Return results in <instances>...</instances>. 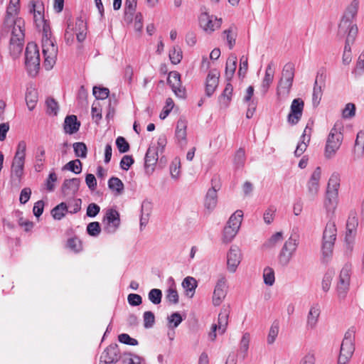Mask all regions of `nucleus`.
I'll return each mask as SVG.
<instances>
[{
	"mask_svg": "<svg viewBox=\"0 0 364 364\" xmlns=\"http://www.w3.org/2000/svg\"><path fill=\"white\" fill-rule=\"evenodd\" d=\"M11 22L14 23L11 38L17 39V41L24 40L23 21L21 18H16L14 21L11 20Z\"/></svg>",
	"mask_w": 364,
	"mask_h": 364,
	"instance_id": "obj_27",
	"label": "nucleus"
},
{
	"mask_svg": "<svg viewBox=\"0 0 364 364\" xmlns=\"http://www.w3.org/2000/svg\"><path fill=\"white\" fill-rule=\"evenodd\" d=\"M93 95L97 100H105L109 97V90L107 87L95 86L93 87Z\"/></svg>",
	"mask_w": 364,
	"mask_h": 364,
	"instance_id": "obj_48",
	"label": "nucleus"
},
{
	"mask_svg": "<svg viewBox=\"0 0 364 364\" xmlns=\"http://www.w3.org/2000/svg\"><path fill=\"white\" fill-rule=\"evenodd\" d=\"M358 225L357 213L355 210H350L346 223V241L350 244L353 240L354 234Z\"/></svg>",
	"mask_w": 364,
	"mask_h": 364,
	"instance_id": "obj_19",
	"label": "nucleus"
},
{
	"mask_svg": "<svg viewBox=\"0 0 364 364\" xmlns=\"http://www.w3.org/2000/svg\"><path fill=\"white\" fill-rule=\"evenodd\" d=\"M80 185V178L65 179L61 187L62 192L65 196L75 195L78 191Z\"/></svg>",
	"mask_w": 364,
	"mask_h": 364,
	"instance_id": "obj_22",
	"label": "nucleus"
},
{
	"mask_svg": "<svg viewBox=\"0 0 364 364\" xmlns=\"http://www.w3.org/2000/svg\"><path fill=\"white\" fill-rule=\"evenodd\" d=\"M151 210V204L150 202L144 200L142 202L141 207V215H140V230L142 229L147 225L149 215Z\"/></svg>",
	"mask_w": 364,
	"mask_h": 364,
	"instance_id": "obj_26",
	"label": "nucleus"
},
{
	"mask_svg": "<svg viewBox=\"0 0 364 364\" xmlns=\"http://www.w3.org/2000/svg\"><path fill=\"white\" fill-rule=\"evenodd\" d=\"M218 181V178L216 176L211 180L212 187L208 189L205 200V206L207 209L213 210L217 205V191L220 189V186L216 184Z\"/></svg>",
	"mask_w": 364,
	"mask_h": 364,
	"instance_id": "obj_14",
	"label": "nucleus"
},
{
	"mask_svg": "<svg viewBox=\"0 0 364 364\" xmlns=\"http://www.w3.org/2000/svg\"><path fill=\"white\" fill-rule=\"evenodd\" d=\"M321 175V169L320 167H317L312 173L311 178L308 181V195L311 199H314L318 192Z\"/></svg>",
	"mask_w": 364,
	"mask_h": 364,
	"instance_id": "obj_18",
	"label": "nucleus"
},
{
	"mask_svg": "<svg viewBox=\"0 0 364 364\" xmlns=\"http://www.w3.org/2000/svg\"><path fill=\"white\" fill-rule=\"evenodd\" d=\"M68 213V206L66 203L62 202L51 210V215L55 220H61L65 213Z\"/></svg>",
	"mask_w": 364,
	"mask_h": 364,
	"instance_id": "obj_37",
	"label": "nucleus"
},
{
	"mask_svg": "<svg viewBox=\"0 0 364 364\" xmlns=\"http://www.w3.org/2000/svg\"><path fill=\"white\" fill-rule=\"evenodd\" d=\"M31 3L32 4V8L31 9V12H33V14H34L35 21H37L36 13L39 15L40 18H42V20L43 21V37L52 38V33H51V29H50V25L44 19L43 15H42V14H41L44 9L43 3L38 2L36 4L35 1H31Z\"/></svg>",
	"mask_w": 364,
	"mask_h": 364,
	"instance_id": "obj_17",
	"label": "nucleus"
},
{
	"mask_svg": "<svg viewBox=\"0 0 364 364\" xmlns=\"http://www.w3.org/2000/svg\"><path fill=\"white\" fill-rule=\"evenodd\" d=\"M358 0H353L347 7L338 26V33L340 34H345L346 28L350 26V23H353V19L358 13Z\"/></svg>",
	"mask_w": 364,
	"mask_h": 364,
	"instance_id": "obj_7",
	"label": "nucleus"
},
{
	"mask_svg": "<svg viewBox=\"0 0 364 364\" xmlns=\"http://www.w3.org/2000/svg\"><path fill=\"white\" fill-rule=\"evenodd\" d=\"M354 340L355 331L352 328L348 329L345 333L341 346L337 364H347L348 363L355 350Z\"/></svg>",
	"mask_w": 364,
	"mask_h": 364,
	"instance_id": "obj_5",
	"label": "nucleus"
},
{
	"mask_svg": "<svg viewBox=\"0 0 364 364\" xmlns=\"http://www.w3.org/2000/svg\"><path fill=\"white\" fill-rule=\"evenodd\" d=\"M230 314V309L228 307H223L218 315V323L213 324L216 326L218 328L220 333L223 334L225 332L227 326L228 325V318Z\"/></svg>",
	"mask_w": 364,
	"mask_h": 364,
	"instance_id": "obj_24",
	"label": "nucleus"
},
{
	"mask_svg": "<svg viewBox=\"0 0 364 364\" xmlns=\"http://www.w3.org/2000/svg\"><path fill=\"white\" fill-rule=\"evenodd\" d=\"M242 211L237 210L230 216L227 225L239 230L242 223Z\"/></svg>",
	"mask_w": 364,
	"mask_h": 364,
	"instance_id": "obj_41",
	"label": "nucleus"
},
{
	"mask_svg": "<svg viewBox=\"0 0 364 364\" xmlns=\"http://www.w3.org/2000/svg\"><path fill=\"white\" fill-rule=\"evenodd\" d=\"M200 24L205 32L212 33L219 28L222 24V18H218L208 14H202L200 16Z\"/></svg>",
	"mask_w": 364,
	"mask_h": 364,
	"instance_id": "obj_13",
	"label": "nucleus"
},
{
	"mask_svg": "<svg viewBox=\"0 0 364 364\" xmlns=\"http://www.w3.org/2000/svg\"><path fill=\"white\" fill-rule=\"evenodd\" d=\"M182 286L186 292V296L191 298L194 295L197 287V281L192 277H187L183 279Z\"/></svg>",
	"mask_w": 364,
	"mask_h": 364,
	"instance_id": "obj_31",
	"label": "nucleus"
},
{
	"mask_svg": "<svg viewBox=\"0 0 364 364\" xmlns=\"http://www.w3.org/2000/svg\"><path fill=\"white\" fill-rule=\"evenodd\" d=\"M148 298L154 304H159L161 302L162 291L159 289H152L148 294Z\"/></svg>",
	"mask_w": 364,
	"mask_h": 364,
	"instance_id": "obj_46",
	"label": "nucleus"
},
{
	"mask_svg": "<svg viewBox=\"0 0 364 364\" xmlns=\"http://www.w3.org/2000/svg\"><path fill=\"white\" fill-rule=\"evenodd\" d=\"M67 245L70 250L75 252H79L82 250L81 241L77 237L68 239Z\"/></svg>",
	"mask_w": 364,
	"mask_h": 364,
	"instance_id": "obj_57",
	"label": "nucleus"
},
{
	"mask_svg": "<svg viewBox=\"0 0 364 364\" xmlns=\"http://www.w3.org/2000/svg\"><path fill=\"white\" fill-rule=\"evenodd\" d=\"M166 298L170 303L173 304L178 303V294L175 288L170 287L167 290Z\"/></svg>",
	"mask_w": 364,
	"mask_h": 364,
	"instance_id": "obj_64",
	"label": "nucleus"
},
{
	"mask_svg": "<svg viewBox=\"0 0 364 364\" xmlns=\"http://www.w3.org/2000/svg\"><path fill=\"white\" fill-rule=\"evenodd\" d=\"M248 70V58L246 55H242L240 58V65L238 70V75L242 78L245 77Z\"/></svg>",
	"mask_w": 364,
	"mask_h": 364,
	"instance_id": "obj_59",
	"label": "nucleus"
},
{
	"mask_svg": "<svg viewBox=\"0 0 364 364\" xmlns=\"http://www.w3.org/2000/svg\"><path fill=\"white\" fill-rule=\"evenodd\" d=\"M355 114V105L353 103H348L343 109L342 115L343 118L348 119Z\"/></svg>",
	"mask_w": 364,
	"mask_h": 364,
	"instance_id": "obj_62",
	"label": "nucleus"
},
{
	"mask_svg": "<svg viewBox=\"0 0 364 364\" xmlns=\"http://www.w3.org/2000/svg\"><path fill=\"white\" fill-rule=\"evenodd\" d=\"M25 161L18 160H13L12 166H11V171L12 174H14L18 180H21L23 175V168H24Z\"/></svg>",
	"mask_w": 364,
	"mask_h": 364,
	"instance_id": "obj_40",
	"label": "nucleus"
},
{
	"mask_svg": "<svg viewBox=\"0 0 364 364\" xmlns=\"http://www.w3.org/2000/svg\"><path fill=\"white\" fill-rule=\"evenodd\" d=\"M174 107L173 100L168 97L166 100V105L162 110V112L159 114V117L161 119H164L169 114L171 111Z\"/></svg>",
	"mask_w": 364,
	"mask_h": 364,
	"instance_id": "obj_56",
	"label": "nucleus"
},
{
	"mask_svg": "<svg viewBox=\"0 0 364 364\" xmlns=\"http://www.w3.org/2000/svg\"><path fill=\"white\" fill-rule=\"evenodd\" d=\"M25 65L30 76L36 77L40 68V54L35 43H28L25 51Z\"/></svg>",
	"mask_w": 364,
	"mask_h": 364,
	"instance_id": "obj_3",
	"label": "nucleus"
},
{
	"mask_svg": "<svg viewBox=\"0 0 364 364\" xmlns=\"http://www.w3.org/2000/svg\"><path fill=\"white\" fill-rule=\"evenodd\" d=\"M233 87L230 83H228L223 93L219 97V102L223 107H227L231 101Z\"/></svg>",
	"mask_w": 364,
	"mask_h": 364,
	"instance_id": "obj_33",
	"label": "nucleus"
},
{
	"mask_svg": "<svg viewBox=\"0 0 364 364\" xmlns=\"http://www.w3.org/2000/svg\"><path fill=\"white\" fill-rule=\"evenodd\" d=\"M249 343H250V334L248 333H245L243 334L241 341H240V355L242 359H245L247 356V353L249 348Z\"/></svg>",
	"mask_w": 364,
	"mask_h": 364,
	"instance_id": "obj_44",
	"label": "nucleus"
},
{
	"mask_svg": "<svg viewBox=\"0 0 364 364\" xmlns=\"http://www.w3.org/2000/svg\"><path fill=\"white\" fill-rule=\"evenodd\" d=\"M108 187L112 191H115L117 195H121L124 189L122 181L119 178L114 176L109 179Z\"/></svg>",
	"mask_w": 364,
	"mask_h": 364,
	"instance_id": "obj_35",
	"label": "nucleus"
},
{
	"mask_svg": "<svg viewBox=\"0 0 364 364\" xmlns=\"http://www.w3.org/2000/svg\"><path fill=\"white\" fill-rule=\"evenodd\" d=\"M236 67L237 56L235 54L231 53L227 60L225 66V77L227 80H230L232 78Z\"/></svg>",
	"mask_w": 364,
	"mask_h": 364,
	"instance_id": "obj_29",
	"label": "nucleus"
},
{
	"mask_svg": "<svg viewBox=\"0 0 364 364\" xmlns=\"http://www.w3.org/2000/svg\"><path fill=\"white\" fill-rule=\"evenodd\" d=\"M74 152L76 156L84 159L87 156V149L85 143L75 142L73 144Z\"/></svg>",
	"mask_w": 364,
	"mask_h": 364,
	"instance_id": "obj_43",
	"label": "nucleus"
},
{
	"mask_svg": "<svg viewBox=\"0 0 364 364\" xmlns=\"http://www.w3.org/2000/svg\"><path fill=\"white\" fill-rule=\"evenodd\" d=\"M144 326L145 328L153 327L155 323V316L151 311H145L143 314Z\"/></svg>",
	"mask_w": 364,
	"mask_h": 364,
	"instance_id": "obj_53",
	"label": "nucleus"
},
{
	"mask_svg": "<svg viewBox=\"0 0 364 364\" xmlns=\"http://www.w3.org/2000/svg\"><path fill=\"white\" fill-rule=\"evenodd\" d=\"M101 230L99 222H91L87 226V232L92 237H97L100 234Z\"/></svg>",
	"mask_w": 364,
	"mask_h": 364,
	"instance_id": "obj_51",
	"label": "nucleus"
},
{
	"mask_svg": "<svg viewBox=\"0 0 364 364\" xmlns=\"http://www.w3.org/2000/svg\"><path fill=\"white\" fill-rule=\"evenodd\" d=\"M350 267L346 264L341 269L337 284V291L340 298H344L349 289Z\"/></svg>",
	"mask_w": 364,
	"mask_h": 364,
	"instance_id": "obj_10",
	"label": "nucleus"
},
{
	"mask_svg": "<svg viewBox=\"0 0 364 364\" xmlns=\"http://www.w3.org/2000/svg\"><path fill=\"white\" fill-rule=\"evenodd\" d=\"M182 57V51L179 47H173L169 52L170 60L174 65L179 63Z\"/></svg>",
	"mask_w": 364,
	"mask_h": 364,
	"instance_id": "obj_50",
	"label": "nucleus"
},
{
	"mask_svg": "<svg viewBox=\"0 0 364 364\" xmlns=\"http://www.w3.org/2000/svg\"><path fill=\"white\" fill-rule=\"evenodd\" d=\"M223 34L226 36V40L230 49H232L235 44L236 33H232V27L223 31Z\"/></svg>",
	"mask_w": 364,
	"mask_h": 364,
	"instance_id": "obj_61",
	"label": "nucleus"
},
{
	"mask_svg": "<svg viewBox=\"0 0 364 364\" xmlns=\"http://www.w3.org/2000/svg\"><path fill=\"white\" fill-rule=\"evenodd\" d=\"M299 237L297 234H291L284 242L279 255V262L282 265L287 266L291 261L298 247L299 243Z\"/></svg>",
	"mask_w": 364,
	"mask_h": 364,
	"instance_id": "obj_6",
	"label": "nucleus"
},
{
	"mask_svg": "<svg viewBox=\"0 0 364 364\" xmlns=\"http://www.w3.org/2000/svg\"><path fill=\"white\" fill-rule=\"evenodd\" d=\"M42 51L44 56L43 66L47 70H51L55 64L58 46L52 38L42 37Z\"/></svg>",
	"mask_w": 364,
	"mask_h": 364,
	"instance_id": "obj_4",
	"label": "nucleus"
},
{
	"mask_svg": "<svg viewBox=\"0 0 364 364\" xmlns=\"http://www.w3.org/2000/svg\"><path fill=\"white\" fill-rule=\"evenodd\" d=\"M227 280L224 275H220L213 295V304L214 306H219L227 294Z\"/></svg>",
	"mask_w": 364,
	"mask_h": 364,
	"instance_id": "obj_11",
	"label": "nucleus"
},
{
	"mask_svg": "<svg viewBox=\"0 0 364 364\" xmlns=\"http://www.w3.org/2000/svg\"><path fill=\"white\" fill-rule=\"evenodd\" d=\"M46 151L43 146H38L36 149L34 159V169L36 172H41L43 169L46 161Z\"/></svg>",
	"mask_w": 364,
	"mask_h": 364,
	"instance_id": "obj_28",
	"label": "nucleus"
},
{
	"mask_svg": "<svg viewBox=\"0 0 364 364\" xmlns=\"http://www.w3.org/2000/svg\"><path fill=\"white\" fill-rule=\"evenodd\" d=\"M26 102L29 110H33L38 102V92L33 88H28L26 93Z\"/></svg>",
	"mask_w": 364,
	"mask_h": 364,
	"instance_id": "obj_36",
	"label": "nucleus"
},
{
	"mask_svg": "<svg viewBox=\"0 0 364 364\" xmlns=\"http://www.w3.org/2000/svg\"><path fill=\"white\" fill-rule=\"evenodd\" d=\"M57 175L55 172H51L49 173L48 178L46 181V187L47 191L49 192H52L55 189V183L57 181Z\"/></svg>",
	"mask_w": 364,
	"mask_h": 364,
	"instance_id": "obj_60",
	"label": "nucleus"
},
{
	"mask_svg": "<svg viewBox=\"0 0 364 364\" xmlns=\"http://www.w3.org/2000/svg\"><path fill=\"white\" fill-rule=\"evenodd\" d=\"M325 77L326 76L323 73H321L320 71L318 73L316 77L312 95V102L314 107L318 106L321 100L323 95L322 87H324L325 85Z\"/></svg>",
	"mask_w": 364,
	"mask_h": 364,
	"instance_id": "obj_20",
	"label": "nucleus"
},
{
	"mask_svg": "<svg viewBox=\"0 0 364 364\" xmlns=\"http://www.w3.org/2000/svg\"><path fill=\"white\" fill-rule=\"evenodd\" d=\"M119 358L117 345H110L102 353L100 364H114L119 360Z\"/></svg>",
	"mask_w": 364,
	"mask_h": 364,
	"instance_id": "obj_16",
	"label": "nucleus"
},
{
	"mask_svg": "<svg viewBox=\"0 0 364 364\" xmlns=\"http://www.w3.org/2000/svg\"><path fill=\"white\" fill-rule=\"evenodd\" d=\"M116 145L120 153H126L129 150V144L123 136H118L116 139Z\"/></svg>",
	"mask_w": 364,
	"mask_h": 364,
	"instance_id": "obj_58",
	"label": "nucleus"
},
{
	"mask_svg": "<svg viewBox=\"0 0 364 364\" xmlns=\"http://www.w3.org/2000/svg\"><path fill=\"white\" fill-rule=\"evenodd\" d=\"M159 152L154 147H149L145 155V167L155 165L158 160Z\"/></svg>",
	"mask_w": 364,
	"mask_h": 364,
	"instance_id": "obj_38",
	"label": "nucleus"
},
{
	"mask_svg": "<svg viewBox=\"0 0 364 364\" xmlns=\"http://www.w3.org/2000/svg\"><path fill=\"white\" fill-rule=\"evenodd\" d=\"M279 333V322L275 321L272 324L268 336H267V343L268 344H272L274 343L276 338L277 337Z\"/></svg>",
	"mask_w": 364,
	"mask_h": 364,
	"instance_id": "obj_47",
	"label": "nucleus"
},
{
	"mask_svg": "<svg viewBox=\"0 0 364 364\" xmlns=\"http://www.w3.org/2000/svg\"><path fill=\"white\" fill-rule=\"evenodd\" d=\"M304 102L301 98L293 100L290 106V112L287 116V122L291 125H296L301 119L303 114Z\"/></svg>",
	"mask_w": 364,
	"mask_h": 364,
	"instance_id": "obj_9",
	"label": "nucleus"
},
{
	"mask_svg": "<svg viewBox=\"0 0 364 364\" xmlns=\"http://www.w3.org/2000/svg\"><path fill=\"white\" fill-rule=\"evenodd\" d=\"M63 168L78 174L82 171V163L79 159L70 161L65 165Z\"/></svg>",
	"mask_w": 364,
	"mask_h": 364,
	"instance_id": "obj_45",
	"label": "nucleus"
},
{
	"mask_svg": "<svg viewBox=\"0 0 364 364\" xmlns=\"http://www.w3.org/2000/svg\"><path fill=\"white\" fill-rule=\"evenodd\" d=\"M245 163V152L242 148H240L234 157V164L237 168L242 167Z\"/></svg>",
	"mask_w": 364,
	"mask_h": 364,
	"instance_id": "obj_52",
	"label": "nucleus"
},
{
	"mask_svg": "<svg viewBox=\"0 0 364 364\" xmlns=\"http://www.w3.org/2000/svg\"><path fill=\"white\" fill-rule=\"evenodd\" d=\"M320 308L318 305L313 306L308 314L306 325L310 328H314L316 326L318 317L320 316Z\"/></svg>",
	"mask_w": 364,
	"mask_h": 364,
	"instance_id": "obj_30",
	"label": "nucleus"
},
{
	"mask_svg": "<svg viewBox=\"0 0 364 364\" xmlns=\"http://www.w3.org/2000/svg\"><path fill=\"white\" fill-rule=\"evenodd\" d=\"M182 321L183 318L179 313H173L170 316L168 317V326L170 329L173 330L182 322Z\"/></svg>",
	"mask_w": 364,
	"mask_h": 364,
	"instance_id": "obj_49",
	"label": "nucleus"
},
{
	"mask_svg": "<svg viewBox=\"0 0 364 364\" xmlns=\"http://www.w3.org/2000/svg\"><path fill=\"white\" fill-rule=\"evenodd\" d=\"M263 277L265 284L269 286L273 285L275 280L274 270L270 267H266L264 269Z\"/></svg>",
	"mask_w": 364,
	"mask_h": 364,
	"instance_id": "obj_54",
	"label": "nucleus"
},
{
	"mask_svg": "<svg viewBox=\"0 0 364 364\" xmlns=\"http://www.w3.org/2000/svg\"><path fill=\"white\" fill-rule=\"evenodd\" d=\"M47 113L48 114L57 115L58 111V104L53 98L46 100Z\"/></svg>",
	"mask_w": 364,
	"mask_h": 364,
	"instance_id": "obj_55",
	"label": "nucleus"
},
{
	"mask_svg": "<svg viewBox=\"0 0 364 364\" xmlns=\"http://www.w3.org/2000/svg\"><path fill=\"white\" fill-rule=\"evenodd\" d=\"M167 82L178 97L182 99L186 97V89L181 86V75L178 72H170Z\"/></svg>",
	"mask_w": 364,
	"mask_h": 364,
	"instance_id": "obj_12",
	"label": "nucleus"
},
{
	"mask_svg": "<svg viewBox=\"0 0 364 364\" xmlns=\"http://www.w3.org/2000/svg\"><path fill=\"white\" fill-rule=\"evenodd\" d=\"M24 40L17 41V39L11 38L9 43V51L13 58H16L21 53L23 47Z\"/></svg>",
	"mask_w": 364,
	"mask_h": 364,
	"instance_id": "obj_32",
	"label": "nucleus"
},
{
	"mask_svg": "<svg viewBox=\"0 0 364 364\" xmlns=\"http://www.w3.org/2000/svg\"><path fill=\"white\" fill-rule=\"evenodd\" d=\"M238 229L231 227L230 225H226L223 230V240L225 243L230 242L235 237L238 232Z\"/></svg>",
	"mask_w": 364,
	"mask_h": 364,
	"instance_id": "obj_42",
	"label": "nucleus"
},
{
	"mask_svg": "<svg viewBox=\"0 0 364 364\" xmlns=\"http://www.w3.org/2000/svg\"><path fill=\"white\" fill-rule=\"evenodd\" d=\"M274 76V70L272 68V63H269L266 68L265 75L261 84V89L263 95H265L267 92L273 82Z\"/></svg>",
	"mask_w": 364,
	"mask_h": 364,
	"instance_id": "obj_25",
	"label": "nucleus"
},
{
	"mask_svg": "<svg viewBox=\"0 0 364 364\" xmlns=\"http://www.w3.org/2000/svg\"><path fill=\"white\" fill-rule=\"evenodd\" d=\"M346 32H348V36L346 41L354 43V41L358 33L357 26L353 23H350V26L346 28Z\"/></svg>",
	"mask_w": 364,
	"mask_h": 364,
	"instance_id": "obj_63",
	"label": "nucleus"
},
{
	"mask_svg": "<svg viewBox=\"0 0 364 364\" xmlns=\"http://www.w3.org/2000/svg\"><path fill=\"white\" fill-rule=\"evenodd\" d=\"M292 83L291 82L285 81L284 80H279L277 87V95L278 97H287L291 90Z\"/></svg>",
	"mask_w": 364,
	"mask_h": 364,
	"instance_id": "obj_34",
	"label": "nucleus"
},
{
	"mask_svg": "<svg viewBox=\"0 0 364 364\" xmlns=\"http://www.w3.org/2000/svg\"><path fill=\"white\" fill-rule=\"evenodd\" d=\"M242 259V255L238 247L231 246L227 254V266L229 272L233 273L236 271Z\"/></svg>",
	"mask_w": 364,
	"mask_h": 364,
	"instance_id": "obj_15",
	"label": "nucleus"
},
{
	"mask_svg": "<svg viewBox=\"0 0 364 364\" xmlns=\"http://www.w3.org/2000/svg\"><path fill=\"white\" fill-rule=\"evenodd\" d=\"M294 77V65L291 63H287L284 65L282 72L281 80H284L287 82H291L293 84Z\"/></svg>",
	"mask_w": 364,
	"mask_h": 364,
	"instance_id": "obj_39",
	"label": "nucleus"
},
{
	"mask_svg": "<svg viewBox=\"0 0 364 364\" xmlns=\"http://www.w3.org/2000/svg\"><path fill=\"white\" fill-rule=\"evenodd\" d=\"M339 187L340 176L338 173L334 172L328 180L324 200V207L328 217L330 218L323 233L322 260L325 263H327L332 257L333 249L336 240L337 229L333 218L338 203Z\"/></svg>",
	"mask_w": 364,
	"mask_h": 364,
	"instance_id": "obj_1",
	"label": "nucleus"
},
{
	"mask_svg": "<svg viewBox=\"0 0 364 364\" xmlns=\"http://www.w3.org/2000/svg\"><path fill=\"white\" fill-rule=\"evenodd\" d=\"M104 230L107 233H114L120 225L119 213L115 209H108L102 220Z\"/></svg>",
	"mask_w": 364,
	"mask_h": 364,
	"instance_id": "obj_8",
	"label": "nucleus"
},
{
	"mask_svg": "<svg viewBox=\"0 0 364 364\" xmlns=\"http://www.w3.org/2000/svg\"><path fill=\"white\" fill-rule=\"evenodd\" d=\"M80 127V122L75 115H68L65 117L63 129L66 134H73L76 133Z\"/></svg>",
	"mask_w": 364,
	"mask_h": 364,
	"instance_id": "obj_23",
	"label": "nucleus"
},
{
	"mask_svg": "<svg viewBox=\"0 0 364 364\" xmlns=\"http://www.w3.org/2000/svg\"><path fill=\"white\" fill-rule=\"evenodd\" d=\"M220 73L217 70H212L208 74L205 84L206 95L210 97L218 86Z\"/></svg>",
	"mask_w": 364,
	"mask_h": 364,
	"instance_id": "obj_21",
	"label": "nucleus"
},
{
	"mask_svg": "<svg viewBox=\"0 0 364 364\" xmlns=\"http://www.w3.org/2000/svg\"><path fill=\"white\" fill-rule=\"evenodd\" d=\"M343 126L340 121L336 122L331 129L325 146L324 155L326 158H333L340 149L343 139Z\"/></svg>",
	"mask_w": 364,
	"mask_h": 364,
	"instance_id": "obj_2",
	"label": "nucleus"
}]
</instances>
